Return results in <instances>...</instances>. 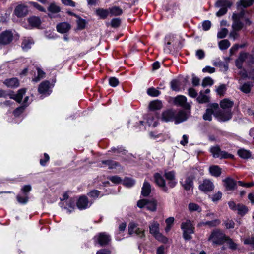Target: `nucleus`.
Listing matches in <instances>:
<instances>
[{"label":"nucleus","mask_w":254,"mask_h":254,"mask_svg":"<svg viewBox=\"0 0 254 254\" xmlns=\"http://www.w3.org/2000/svg\"><path fill=\"white\" fill-rule=\"evenodd\" d=\"M180 82L178 80H173L171 82V87L173 90L179 91L180 89Z\"/></svg>","instance_id":"45"},{"label":"nucleus","mask_w":254,"mask_h":254,"mask_svg":"<svg viewBox=\"0 0 254 254\" xmlns=\"http://www.w3.org/2000/svg\"><path fill=\"white\" fill-rule=\"evenodd\" d=\"M225 186L227 190H234L236 186V181L230 178H227L224 180Z\"/></svg>","instance_id":"21"},{"label":"nucleus","mask_w":254,"mask_h":254,"mask_svg":"<svg viewBox=\"0 0 254 254\" xmlns=\"http://www.w3.org/2000/svg\"><path fill=\"white\" fill-rule=\"evenodd\" d=\"M36 69L37 70L38 75L32 79L33 81L36 82L39 81L41 79L43 78L45 76V73L39 67H37Z\"/></svg>","instance_id":"37"},{"label":"nucleus","mask_w":254,"mask_h":254,"mask_svg":"<svg viewBox=\"0 0 254 254\" xmlns=\"http://www.w3.org/2000/svg\"><path fill=\"white\" fill-rule=\"evenodd\" d=\"M230 45V43L228 40H223L219 42V46L221 50L227 49Z\"/></svg>","instance_id":"42"},{"label":"nucleus","mask_w":254,"mask_h":254,"mask_svg":"<svg viewBox=\"0 0 254 254\" xmlns=\"http://www.w3.org/2000/svg\"><path fill=\"white\" fill-rule=\"evenodd\" d=\"M189 209L190 211H197L199 212L201 211V208L200 207V206L194 203H190L189 204Z\"/></svg>","instance_id":"44"},{"label":"nucleus","mask_w":254,"mask_h":254,"mask_svg":"<svg viewBox=\"0 0 254 254\" xmlns=\"http://www.w3.org/2000/svg\"><path fill=\"white\" fill-rule=\"evenodd\" d=\"M48 10L52 14L58 13L60 11L61 8L55 3H51L48 7Z\"/></svg>","instance_id":"33"},{"label":"nucleus","mask_w":254,"mask_h":254,"mask_svg":"<svg viewBox=\"0 0 254 254\" xmlns=\"http://www.w3.org/2000/svg\"><path fill=\"white\" fill-rule=\"evenodd\" d=\"M88 199L85 196L80 197L77 202V206L80 210L87 208L88 207Z\"/></svg>","instance_id":"16"},{"label":"nucleus","mask_w":254,"mask_h":254,"mask_svg":"<svg viewBox=\"0 0 254 254\" xmlns=\"http://www.w3.org/2000/svg\"><path fill=\"white\" fill-rule=\"evenodd\" d=\"M225 242H226L230 249L235 250L237 249V245L229 237L227 236Z\"/></svg>","instance_id":"40"},{"label":"nucleus","mask_w":254,"mask_h":254,"mask_svg":"<svg viewBox=\"0 0 254 254\" xmlns=\"http://www.w3.org/2000/svg\"><path fill=\"white\" fill-rule=\"evenodd\" d=\"M228 33V31L226 28H222L217 33V37L219 39L225 38Z\"/></svg>","instance_id":"53"},{"label":"nucleus","mask_w":254,"mask_h":254,"mask_svg":"<svg viewBox=\"0 0 254 254\" xmlns=\"http://www.w3.org/2000/svg\"><path fill=\"white\" fill-rule=\"evenodd\" d=\"M155 183L164 192H168V189L166 185V182L163 176L159 173H155L153 175Z\"/></svg>","instance_id":"9"},{"label":"nucleus","mask_w":254,"mask_h":254,"mask_svg":"<svg viewBox=\"0 0 254 254\" xmlns=\"http://www.w3.org/2000/svg\"><path fill=\"white\" fill-rule=\"evenodd\" d=\"M236 210L238 211V213L239 214L243 215L247 212L248 209L243 205L238 204L237 206Z\"/></svg>","instance_id":"49"},{"label":"nucleus","mask_w":254,"mask_h":254,"mask_svg":"<svg viewBox=\"0 0 254 254\" xmlns=\"http://www.w3.org/2000/svg\"><path fill=\"white\" fill-rule=\"evenodd\" d=\"M214 188V183L208 179H204L199 185V189L204 193L211 192Z\"/></svg>","instance_id":"7"},{"label":"nucleus","mask_w":254,"mask_h":254,"mask_svg":"<svg viewBox=\"0 0 254 254\" xmlns=\"http://www.w3.org/2000/svg\"><path fill=\"white\" fill-rule=\"evenodd\" d=\"M222 195V193L220 191H218L211 197V200L214 202H217L221 199Z\"/></svg>","instance_id":"54"},{"label":"nucleus","mask_w":254,"mask_h":254,"mask_svg":"<svg viewBox=\"0 0 254 254\" xmlns=\"http://www.w3.org/2000/svg\"><path fill=\"white\" fill-rule=\"evenodd\" d=\"M16 199L19 203L22 204H25L28 201L29 196L28 195H23V196H21V195L18 194L16 196Z\"/></svg>","instance_id":"39"},{"label":"nucleus","mask_w":254,"mask_h":254,"mask_svg":"<svg viewBox=\"0 0 254 254\" xmlns=\"http://www.w3.org/2000/svg\"><path fill=\"white\" fill-rule=\"evenodd\" d=\"M26 93V89L22 88L19 89L16 94H14L13 92H12L11 95H10V98L13 99L18 103H21L23 96Z\"/></svg>","instance_id":"18"},{"label":"nucleus","mask_w":254,"mask_h":254,"mask_svg":"<svg viewBox=\"0 0 254 254\" xmlns=\"http://www.w3.org/2000/svg\"><path fill=\"white\" fill-rule=\"evenodd\" d=\"M254 1V0H240L237 3V9L240 11L239 12H234L233 14L232 17L233 20L232 29L241 30L243 28L244 24L241 21V19L244 17L246 12V11L243 8L250 6Z\"/></svg>","instance_id":"1"},{"label":"nucleus","mask_w":254,"mask_h":254,"mask_svg":"<svg viewBox=\"0 0 254 254\" xmlns=\"http://www.w3.org/2000/svg\"><path fill=\"white\" fill-rule=\"evenodd\" d=\"M226 237L227 236L222 231L216 229L212 232L208 240L213 244L220 245L225 242Z\"/></svg>","instance_id":"4"},{"label":"nucleus","mask_w":254,"mask_h":254,"mask_svg":"<svg viewBox=\"0 0 254 254\" xmlns=\"http://www.w3.org/2000/svg\"><path fill=\"white\" fill-rule=\"evenodd\" d=\"M57 31L61 33H66L70 29V25L66 22H63L57 25Z\"/></svg>","instance_id":"19"},{"label":"nucleus","mask_w":254,"mask_h":254,"mask_svg":"<svg viewBox=\"0 0 254 254\" xmlns=\"http://www.w3.org/2000/svg\"><path fill=\"white\" fill-rule=\"evenodd\" d=\"M181 184L185 190H190L193 187V178L190 176L188 177Z\"/></svg>","instance_id":"22"},{"label":"nucleus","mask_w":254,"mask_h":254,"mask_svg":"<svg viewBox=\"0 0 254 254\" xmlns=\"http://www.w3.org/2000/svg\"><path fill=\"white\" fill-rule=\"evenodd\" d=\"M248 57H250V58L253 59V57L251 55L248 54L246 53H241L240 55L239 56V58H238V60L240 61L244 62Z\"/></svg>","instance_id":"59"},{"label":"nucleus","mask_w":254,"mask_h":254,"mask_svg":"<svg viewBox=\"0 0 254 254\" xmlns=\"http://www.w3.org/2000/svg\"><path fill=\"white\" fill-rule=\"evenodd\" d=\"M196 99L197 102L199 103H205L209 101V97L204 95L201 91L200 92L199 95L197 97Z\"/></svg>","instance_id":"31"},{"label":"nucleus","mask_w":254,"mask_h":254,"mask_svg":"<svg viewBox=\"0 0 254 254\" xmlns=\"http://www.w3.org/2000/svg\"><path fill=\"white\" fill-rule=\"evenodd\" d=\"M188 115L184 110H180L178 112L175 111V123L177 124L183 122L188 119Z\"/></svg>","instance_id":"15"},{"label":"nucleus","mask_w":254,"mask_h":254,"mask_svg":"<svg viewBox=\"0 0 254 254\" xmlns=\"http://www.w3.org/2000/svg\"><path fill=\"white\" fill-rule=\"evenodd\" d=\"M164 176L167 180L175 179V172L174 171L165 172Z\"/></svg>","instance_id":"51"},{"label":"nucleus","mask_w":254,"mask_h":254,"mask_svg":"<svg viewBox=\"0 0 254 254\" xmlns=\"http://www.w3.org/2000/svg\"><path fill=\"white\" fill-rule=\"evenodd\" d=\"M121 24V20L120 18H116L113 19L111 21V25L113 28L118 27Z\"/></svg>","instance_id":"56"},{"label":"nucleus","mask_w":254,"mask_h":254,"mask_svg":"<svg viewBox=\"0 0 254 254\" xmlns=\"http://www.w3.org/2000/svg\"><path fill=\"white\" fill-rule=\"evenodd\" d=\"M147 94L151 96L157 97L160 92L154 88H150L147 90Z\"/></svg>","instance_id":"48"},{"label":"nucleus","mask_w":254,"mask_h":254,"mask_svg":"<svg viewBox=\"0 0 254 254\" xmlns=\"http://www.w3.org/2000/svg\"><path fill=\"white\" fill-rule=\"evenodd\" d=\"M14 12L17 17H24L28 13L27 7L23 4H19L16 7Z\"/></svg>","instance_id":"14"},{"label":"nucleus","mask_w":254,"mask_h":254,"mask_svg":"<svg viewBox=\"0 0 254 254\" xmlns=\"http://www.w3.org/2000/svg\"><path fill=\"white\" fill-rule=\"evenodd\" d=\"M226 90V85L224 84H221L218 87V88L216 89V92L217 94H219V95L223 96L224 95Z\"/></svg>","instance_id":"52"},{"label":"nucleus","mask_w":254,"mask_h":254,"mask_svg":"<svg viewBox=\"0 0 254 254\" xmlns=\"http://www.w3.org/2000/svg\"><path fill=\"white\" fill-rule=\"evenodd\" d=\"M221 108L226 111H219L216 112L215 115L220 121H227L231 119L232 113L231 108L234 105V102L229 99L225 98L220 103Z\"/></svg>","instance_id":"2"},{"label":"nucleus","mask_w":254,"mask_h":254,"mask_svg":"<svg viewBox=\"0 0 254 254\" xmlns=\"http://www.w3.org/2000/svg\"><path fill=\"white\" fill-rule=\"evenodd\" d=\"M157 202L154 199H146V208L151 211H155L156 210Z\"/></svg>","instance_id":"28"},{"label":"nucleus","mask_w":254,"mask_h":254,"mask_svg":"<svg viewBox=\"0 0 254 254\" xmlns=\"http://www.w3.org/2000/svg\"><path fill=\"white\" fill-rule=\"evenodd\" d=\"M30 4L40 11L46 12L45 9L38 3L35 2H30Z\"/></svg>","instance_id":"61"},{"label":"nucleus","mask_w":254,"mask_h":254,"mask_svg":"<svg viewBox=\"0 0 254 254\" xmlns=\"http://www.w3.org/2000/svg\"><path fill=\"white\" fill-rule=\"evenodd\" d=\"M4 84L10 88L17 87L19 84L18 80L16 78L6 79L4 82Z\"/></svg>","instance_id":"23"},{"label":"nucleus","mask_w":254,"mask_h":254,"mask_svg":"<svg viewBox=\"0 0 254 254\" xmlns=\"http://www.w3.org/2000/svg\"><path fill=\"white\" fill-rule=\"evenodd\" d=\"M13 39V33L11 31L6 30L0 35V43L2 45H7L10 43Z\"/></svg>","instance_id":"11"},{"label":"nucleus","mask_w":254,"mask_h":254,"mask_svg":"<svg viewBox=\"0 0 254 254\" xmlns=\"http://www.w3.org/2000/svg\"><path fill=\"white\" fill-rule=\"evenodd\" d=\"M27 106V105H22L15 109L13 111L14 115L16 117L19 116L23 112L25 109V107Z\"/></svg>","instance_id":"46"},{"label":"nucleus","mask_w":254,"mask_h":254,"mask_svg":"<svg viewBox=\"0 0 254 254\" xmlns=\"http://www.w3.org/2000/svg\"><path fill=\"white\" fill-rule=\"evenodd\" d=\"M210 152L215 158L220 159L233 158L234 155L221 150L219 146H214L210 148Z\"/></svg>","instance_id":"6"},{"label":"nucleus","mask_w":254,"mask_h":254,"mask_svg":"<svg viewBox=\"0 0 254 254\" xmlns=\"http://www.w3.org/2000/svg\"><path fill=\"white\" fill-rule=\"evenodd\" d=\"M32 188L31 185H27L24 186L21 188V191L23 192V195H28V193L31 190Z\"/></svg>","instance_id":"57"},{"label":"nucleus","mask_w":254,"mask_h":254,"mask_svg":"<svg viewBox=\"0 0 254 254\" xmlns=\"http://www.w3.org/2000/svg\"><path fill=\"white\" fill-rule=\"evenodd\" d=\"M138 230L137 225L133 223L130 222L128 225V231L129 235H132L134 233L135 230Z\"/></svg>","instance_id":"43"},{"label":"nucleus","mask_w":254,"mask_h":254,"mask_svg":"<svg viewBox=\"0 0 254 254\" xmlns=\"http://www.w3.org/2000/svg\"><path fill=\"white\" fill-rule=\"evenodd\" d=\"M109 82L110 86L112 87H116L119 84L118 79L115 77H110L109 79Z\"/></svg>","instance_id":"55"},{"label":"nucleus","mask_w":254,"mask_h":254,"mask_svg":"<svg viewBox=\"0 0 254 254\" xmlns=\"http://www.w3.org/2000/svg\"><path fill=\"white\" fill-rule=\"evenodd\" d=\"M34 42L32 39H25L22 43V49L24 50H27L31 48V45Z\"/></svg>","instance_id":"34"},{"label":"nucleus","mask_w":254,"mask_h":254,"mask_svg":"<svg viewBox=\"0 0 254 254\" xmlns=\"http://www.w3.org/2000/svg\"><path fill=\"white\" fill-rule=\"evenodd\" d=\"M175 111L167 110L162 113L161 120L164 122L175 121Z\"/></svg>","instance_id":"12"},{"label":"nucleus","mask_w":254,"mask_h":254,"mask_svg":"<svg viewBox=\"0 0 254 254\" xmlns=\"http://www.w3.org/2000/svg\"><path fill=\"white\" fill-rule=\"evenodd\" d=\"M135 182L133 180L127 178L124 181V185L127 187H131L134 185Z\"/></svg>","instance_id":"58"},{"label":"nucleus","mask_w":254,"mask_h":254,"mask_svg":"<svg viewBox=\"0 0 254 254\" xmlns=\"http://www.w3.org/2000/svg\"><path fill=\"white\" fill-rule=\"evenodd\" d=\"M238 154L240 157L243 159H247L251 156V153L248 150L244 149L239 150Z\"/></svg>","instance_id":"36"},{"label":"nucleus","mask_w":254,"mask_h":254,"mask_svg":"<svg viewBox=\"0 0 254 254\" xmlns=\"http://www.w3.org/2000/svg\"><path fill=\"white\" fill-rule=\"evenodd\" d=\"M110 11L112 15L118 16L122 14V10L117 6H114L110 9Z\"/></svg>","instance_id":"41"},{"label":"nucleus","mask_w":254,"mask_h":254,"mask_svg":"<svg viewBox=\"0 0 254 254\" xmlns=\"http://www.w3.org/2000/svg\"><path fill=\"white\" fill-rule=\"evenodd\" d=\"M210 174L214 177H219L222 173L221 168L218 165H212L209 168Z\"/></svg>","instance_id":"20"},{"label":"nucleus","mask_w":254,"mask_h":254,"mask_svg":"<svg viewBox=\"0 0 254 254\" xmlns=\"http://www.w3.org/2000/svg\"><path fill=\"white\" fill-rule=\"evenodd\" d=\"M50 88V82L47 80H45L41 82L38 87V92L40 94H46L47 93L48 95L50 94L49 90Z\"/></svg>","instance_id":"17"},{"label":"nucleus","mask_w":254,"mask_h":254,"mask_svg":"<svg viewBox=\"0 0 254 254\" xmlns=\"http://www.w3.org/2000/svg\"><path fill=\"white\" fill-rule=\"evenodd\" d=\"M174 103L177 105H179L186 109H190V106L187 102V98L183 95L177 96L174 100Z\"/></svg>","instance_id":"13"},{"label":"nucleus","mask_w":254,"mask_h":254,"mask_svg":"<svg viewBox=\"0 0 254 254\" xmlns=\"http://www.w3.org/2000/svg\"><path fill=\"white\" fill-rule=\"evenodd\" d=\"M102 164L108 166L109 169H114L119 166V163L112 160H103Z\"/></svg>","instance_id":"30"},{"label":"nucleus","mask_w":254,"mask_h":254,"mask_svg":"<svg viewBox=\"0 0 254 254\" xmlns=\"http://www.w3.org/2000/svg\"><path fill=\"white\" fill-rule=\"evenodd\" d=\"M162 107V102L159 100H154L149 104V108L151 110H159Z\"/></svg>","instance_id":"27"},{"label":"nucleus","mask_w":254,"mask_h":254,"mask_svg":"<svg viewBox=\"0 0 254 254\" xmlns=\"http://www.w3.org/2000/svg\"><path fill=\"white\" fill-rule=\"evenodd\" d=\"M213 80L209 77H205L203 79L202 82V86L204 87L208 85H212L213 84Z\"/></svg>","instance_id":"47"},{"label":"nucleus","mask_w":254,"mask_h":254,"mask_svg":"<svg viewBox=\"0 0 254 254\" xmlns=\"http://www.w3.org/2000/svg\"><path fill=\"white\" fill-rule=\"evenodd\" d=\"M211 26V23L210 21L206 20L203 22L202 24L203 29L205 31L208 30Z\"/></svg>","instance_id":"64"},{"label":"nucleus","mask_w":254,"mask_h":254,"mask_svg":"<svg viewBox=\"0 0 254 254\" xmlns=\"http://www.w3.org/2000/svg\"><path fill=\"white\" fill-rule=\"evenodd\" d=\"M50 159L49 156L48 154L45 153L44 154V159L40 160V164L41 166H44L46 165V163L49 161Z\"/></svg>","instance_id":"60"},{"label":"nucleus","mask_w":254,"mask_h":254,"mask_svg":"<svg viewBox=\"0 0 254 254\" xmlns=\"http://www.w3.org/2000/svg\"><path fill=\"white\" fill-rule=\"evenodd\" d=\"M12 92H8L7 91L0 89V97L7 98L9 97L10 98V95H11Z\"/></svg>","instance_id":"62"},{"label":"nucleus","mask_w":254,"mask_h":254,"mask_svg":"<svg viewBox=\"0 0 254 254\" xmlns=\"http://www.w3.org/2000/svg\"><path fill=\"white\" fill-rule=\"evenodd\" d=\"M151 192V185L150 184L145 181L142 188L141 194L144 196H147Z\"/></svg>","instance_id":"24"},{"label":"nucleus","mask_w":254,"mask_h":254,"mask_svg":"<svg viewBox=\"0 0 254 254\" xmlns=\"http://www.w3.org/2000/svg\"><path fill=\"white\" fill-rule=\"evenodd\" d=\"M95 241L101 246H104L108 245L111 241L110 236L105 233H100L95 237Z\"/></svg>","instance_id":"10"},{"label":"nucleus","mask_w":254,"mask_h":254,"mask_svg":"<svg viewBox=\"0 0 254 254\" xmlns=\"http://www.w3.org/2000/svg\"><path fill=\"white\" fill-rule=\"evenodd\" d=\"M171 36L170 35L168 37H166L165 38L166 41H167V43L165 47L164 48V51L166 53H169L171 51V49L170 48V45L171 44Z\"/></svg>","instance_id":"50"},{"label":"nucleus","mask_w":254,"mask_h":254,"mask_svg":"<svg viewBox=\"0 0 254 254\" xmlns=\"http://www.w3.org/2000/svg\"><path fill=\"white\" fill-rule=\"evenodd\" d=\"M181 228L183 230V236L186 240H189L192 238L191 234L194 232V224L190 220H187L182 222Z\"/></svg>","instance_id":"3"},{"label":"nucleus","mask_w":254,"mask_h":254,"mask_svg":"<svg viewBox=\"0 0 254 254\" xmlns=\"http://www.w3.org/2000/svg\"><path fill=\"white\" fill-rule=\"evenodd\" d=\"M220 223V221L218 219H215L212 221H208L206 222H202L199 224V226H206L208 225L210 227H215L218 225Z\"/></svg>","instance_id":"32"},{"label":"nucleus","mask_w":254,"mask_h":254,"mask_svg":"<svg viewBox=\"0 0 254 254\" xmlns=\"http://www.w3.org/2000/svg\"><path fill=\"white\" fill-rule=\"evenodd\" d=\"M96 14L102 19H105L109 14L108 10L99 8L96 10Z\"/></svg>","instance_id":"38"},{"label":"nucleus","mask_w":254,"mask_h":254,"mask_svg":"<svg viewBox=\"0 0 254 254\" xmlns=\"http://www.w3.org/2000/svg\"><path fill=\"white\" fill-rule=\"evenodd\" d=\"M214 65L218 66L222 72H226L228 69V64L221 61H216L213 63Z\"/></svg>","instance_id":"29"},{"label":"nucleus","mask_w":254,"mask_h":254,"mask_svg":"<svg viewBox=\"0 0 254 254\" xmlns=\"http://www.w3.org/2000/svg\"><path fill=\"white\" fill-rule=\"evenodd\" d=\"M209 106V108L206 110L205 113L203 115V119L206 121H211L212 120V114H214L216 116V112L214 113V112L218 109L219 105L217 103H212L210 104Z\"/></svg>","instance_id":"8"},{"label":"nucleus","mask_w":254,"mask_h":254,"mask_svg":"<svg viewBox=\"0 0 254 254\" xmlns=\"http://www.w3.org/2000/svg\"><path fill=\"white\" fill-rule=\"evenodd\" d=\"M149 228L150 234L157 240L164 243L167 242V238L159 232V224L157 221L151 222Z\"/></svg>","instance_id":"5"},{"label":"nucleus","mask_w":254,"mask_h":254,"mask_svg":"<svg viewBox=\"0 0 254 254\" xmlns=\"http://www.w3.org/2000/svg\"><path fill=\"white\" fill-rule=\"evenodd\" d=\"M253 86L252 83L247 82L244 83L240 88V90L245 93H249L251 90Z\"/></svg>","instance_id":"35"},{"label":"nucleus","mask_w":254,"mask_h":254,"mask_svg":"<svg viewBox=\"0 0 254 254\" xmlns=\"http://www.w3.org/2000/svg\"><path fill=\"white\" fill-rule=\"evenodd\" d=\"M28 22L31 26L35 27H39L41 23L40 18L36 16H32L30 17L28 19Z\"/></svg>","instance_id":"26"},{"label":"nucleus","mask_w":254,"mask_h":254,"mask_svg":"<svg viewBox=\"0 0 254 254\" xmlns=\"http://www.w3.org/2000/svg\"><path fill=\"white\" fill-rule=\"evenodd\" d=\"M232 3L228 0H218L215 3V6L217 7H230Z\"/></svg>","instance_id":"25"},{"label":"nucleus","mask_w":254,"mask_h":254,"mask_svg":"<svg viewBox=\"0 0 254 254\" xmlns=\"http://www.w3.org/2000/svg\"><path fill=\"white\" fill-rule=\"evenodd\" d=\"M244 244L246 245H250L254 248V237H250L244 240Z\"/></svg>","instance_id":"63"}]
</instances>
